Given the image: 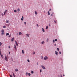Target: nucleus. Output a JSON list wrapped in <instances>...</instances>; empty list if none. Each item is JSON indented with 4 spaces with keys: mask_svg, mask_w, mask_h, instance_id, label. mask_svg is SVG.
Instances as JSON below:
<instances>
[{
    "mask_svg": "<svg viewBox=\"0 0 77 77\" xmlns=\"http://www.w3.org/2000/svg\"><path fill=\"white\" fill-rule=\"evenodd\" d=\"M8 56H6L5 57V60H6V61H8Z\"/></svg>",
    "mask_w": 77,
    "mask_h": 77,
    "instance_id": "nucleus-1",
    "label": "nucleus"
},
{
    "mask_svg": "<svg viewBox=\"0 0 77 77\" xmlns=\"http://www.w3.org/2000/svg\"><path fill=\"white\" fill-rule=\"evenodd\" d=\"M44 60H47L48 59V57L45 56L44 57Z\"/></svg>",
    "mask_w": 77,
    "mask_h": 77,
    "instance_id": "nucleus-2",
    "label": "nucleus"
},
{
    "mask_svg": "<svg viewBox=\"0 0 77 77\" xmlns=\"http://www.w3.org/2000/svg\"><path fill=\"white\" fill-rule=\"evenodd\" d=\"M41 67H42V68H43V69H45V68L42 65Z\"/></svg>",
    "mask_w": 77,
    "mask_h": 77,
    "instance_id": "nucleus-3",
    "label": "nucleus"
},
{
    "mask_svg": "<svg viewBox=\"0 0 77 77\" xmlns=\"http://www.w3.org/2000/svg\"><path fill=\"white\" fill-rule=\"evenodd\" d=\"M7 10H6L4 12V15H6V13L7 12Z\"/></svg>",
    "mask_w": 77,
    "mask_h": 77,
    "instance_id": "nucleus-4",
    "label": "nucleus"
},
{
    "mask_svg": "<svg viewBox=\"0 0 77 77\" xmlns=\"http://www.w3.org/2000/svg\"><path fill=\"white\" fill-rule=\"evenodd\" d=\"M9 20H6V23H9Z\"/></svg>",
    "mask_w": 77,
    "mask_h": 77,
    "instance_id": "nucleus-5",
    "label": "nucleus"
},
{
    "mask_svg": "<svg viewBox=\"0 0 77 77\" xmlns=\"http://www.w3.org/2000/svg\"><path fill=\"white\" fill-rule=\"evenodd\" d=\"M19 34L20 35H21V34H22V33H21V32H19Z\"/></svg>",
    "mask_w": 77,
    "mask_h": 77,
    "instance_id": "nucleus-6",
    "label": "nucleus"
},
{
    "mask_svg": "<svg viewBox=\"0 0 77 77\" xmlns=\"http://www.w3.org/2000/svg\"><path fill=\"white\" fill-rule=\"evenodd\" d=\"M55 53L56 54V55H57V54L58 53V52H57V51H55Z\"/></svg>",
    "mask_w": 77,
    "mask_h": 77,
    "instance_id": "nucleus-7",
    "label": "nucleus"
},
{
    "mask_svg": "<svg viewBox=\"0 0 77 77\" xmlns=\"http://www.w3.org/2000/svg\"><path fill=\"white\" fill-rule=\"evenodd\" d=\"M14 48H15V50H17V47H16V45H15Z\"/></svg>",
    "mask_w": 77,
    "mask_h": 77,
    "instance_id": "nucleus-8",
    "label": "nucleus"
},
{
    "mask_svg": "<svg viewBox=\"0 0 77 77\" xmlns=\"http://www.w3.org/2000/svg\"><path fill=\"white\" fill-rule=\"evenodd\" d=\"M15 44L17 45V46H18V44L17 43V41H15Z\"/></svg>",
    "mask_w": 77,
    "mask_h": 77,
    "instance_id": "nucleus-9",
    "label": "nucleus"
},
{
    "mask_svg": "<svg viewBox=\"0 0 77 77\" xmlns=\"http://www.w3.org/2000/svg\"><path fill=\"white\" fill-rule=\"evenodd\" d=\"M57 20H55L54 22L55 23H57Z\"/></svg>",
    "mask_w": 77,
    "mask_h": 77,
    "instance_id": "nucleus-10",
    "label": "nucleus"
},
{
    "mask_svg": "<svg viewBox=\"0 0 77 77\" xmlns=\"http://www.w3.org/2000/svg\"><path fill=\"white\" fill-rule=\"evenodd\" d=\"M42 31L43 32H45V30H44V29L43 28H42Z\"/></svg>",
    "mask_w": 77,
    "mask_h": 77,
    "instance_id": "nucleus-11",
    "label": "nucleus"
},
{
    "mask_svg": "<svg viewBox=\"0 0 77 77\" xmlns=\"http://www.w3.org/2000/svg\"><path fill=\"white\" fill-rule=\"evenodd\" d=\"M9 35V33H7L6 34V36H8V35Z\"/></svg>",
    "mask_w": 77,
    "mask_h": 77,
    "instance_id": "nucleus-12",
    "label": "nucleus"
},
{
    "mask_svg": "<svg viewBox=\"0 0 77 77\" xmlns=\"http://www.w3.org/2000/svg\"><path fill=\"white\" fill-rule=\"evenodd\" d=\"M26 36H27L28 37H29V34H26Z\"/></svg>",
    "mask_w": 77,
    "mask_h": 77,
    "instance_id": "nucleus-13",
    "label": "nucleus"
},
{
    "mask_svg": "<svg viewBox=\"0 0 77 77\" xmlns=\"http://www.w3.org/2000/svg\"><path fill=\"white\" fill-rule=\"evenodd\" d=\"M14 38H12V39H11L12 42H13V41H14Z\"/></svg>",
    "mask_w": 77,
    "mask_h": 77,
    "instance_id": "nucleus-14",
    "label": "nucleus"
},
{
    "mask_svg": "<svg viewBox=\"0 0 77 77\" xmlns=\"http://www.w3.org/2000/svg\"><path fill=\"white\" fill-rule=\"evenodd\" d=\"M35 13L36 15H37V14H38V13L37 12H36V11H35Z\"/></svg>",
    "mask_w": 77,
    "mask_h": 77,
    "instance_id": "nucleus-15",
    "label": "nucleus"
},
{
    "mask_svg": "<svg viewBox=\"0 0 77 77\" xmlns=\"http://www.w3.org/2000/svg\"><path fill=\"white\" fill-rule=\"evenodd\" d=\"M1 35H5V32H2L1 33Z\"/></svg>",
    "mask_w": 77,
    "mask_h": 77,
    "instance_id": "nucleus-16",
    "label": "nucleus"
},
{
    "mask_svg": "<svg viewBox=\"0 0 77 77\" xmlns=\"http://www.w3.org/2000/svg\"><path fill=\"white\" fill-rule=\"evenodd\" d=\"M49 40V39L48 38H47L46 40L47 42H48Z\"/></svg>",
    "mask_w": 77,
    "mask_h": 77,
    "instance_id": "nucleus-17",
    "label": "nucleus"
},
{
    "mask_svg": "<svg viewBox=\"0 0 77 77\" xmlns=\"http://www.w3.org/2000/svg\"><path fill=\"white\" fill-rule=\"evenodd\" d=\"M17 11L18 12H20V8H18L17 9Z\"/></svg>",
    "mask_w": 77,
    "mask_h": 77,
    "instance_id": "nucleus-18",
    "label": "nucleus"
},
{
    "mask_svg": "<svg viewBox=\"0 0 77 77\" xmlns=\"http://www.w3.org/2000/svg\"><path fill=\"white\" fill-rule=\"evenodd\" d=\"M15 71H16V72H17V71H18V70L17 69H15Z\"/></svg>",
    "mask_w": 77,
    "mask_h": 77,
    "instance_id": "nucleus-19",
    "label": "nucleus"
},
{
    "mask_svg": "<svg viewBox=\"0 0 77 77\" xmlns=\"http://www.w3.org/2000/svg\"><path fill=\"white\" fill-rule=\"evenodd\" d=\"M2 32H5V30L3 29H2L1 31Z\"/></svg>",
    "mask_w": 77,
    "mask_h": 77,
    "instance_id": "nucleus-20",
    "label": "nucleus"
},
{
    "mask_svg": "<svg viewBox=\"0 0 77 77\" xmlns=\"http://www.w3.org/2000/svg\"><path fill=\"white\" fill-rule=\"evenodd\" d=\"M22 53L23 54H24V50H22Z\"/></svg>",
    "mask_w": 77,
    "mask_h": 77,
    "instance_id": "nucleus-21",
    "label": "nucleus"
},
{
    "mask_svg": "<svg viewBox=\"0 0 77 77\" xmlns=\"http://www.w3.org/2000/svg\"><path fill=\"white\" fill-rule=\"evenodd\" d=\"M33 71H31V74H33Z\"/></svg>",
    "mask_w": 77,
    "mask_h": 77,
    "instance_id": "nucleus-22",
    "label": "nucleus"
},
{
    "mask_svg": "<svg viewBox=\"0 0 77 77\" xmlns=\"http://www.w3.org/2000/svg\"><path fill=\"white\" fill-rule=\"evenodd\" d=\"M26 76H27V75H28V73L26 72Z\"/></svg>",
    "mask_w": 77,
    "mask_h": 77,
    "instance_id": "nucleus-23",
    "label": "nucleus"
},
{
    "mask_svg": "<svg viewBox=\"0 0 77 77\" xmlns=\"http://www.w3.org/2000/svg\"><path fill=\"white\" fill-rule=\"evenodd\" d=\"M48 26H47L46 28V29H48Z\"/></svg>",
    "mask_w": 77,
    "mask_h": 77,
    "instance_id": "nucleus-24",
    "label": "nucleus"
},
{
    "mask_svg": "<svg viewBox=\"0 0 77 77\" xmlns=\"http://www.w3.org/2000/svg\"><path fill=\"white\" fill-rule=\"evenodd\" d=\"M48 15H50V12H49V11H48Z\"/></svg>",
    "mask_w": 77,
    "mask_h": 77,
    "instance_id": "nucleus-25",
    "label": "nucleus"
},
{
    "mask_svg": "<svg viewBox=\"0 0 77 77\" xmlns=\"http://www.w3.org/2000/svg\"><path fill=\"white\" fill-rule=\"evenodd\" d=\"M28 75H29V76H30L31 75L30 74V73H28Z\"/></svg>",
    "mask_w": 77,
    "mask_h": 77,
    "instance_id": "nucleus-26",
    "label": "nucleus"
},
{
    "mask_svg": "<svg viewBox=\"0 0 77 77\" xmlns=\"http://www.w3.org/2000/svg\"><path fill=\"white\" fill-rule=\"evenodd\" d=\"M3 28H4V29H5V28H6V26H3Z\"/></svg>",
    "mask_w": 77,
    "mask_h": 77,
    "instance_id": "nucleus-27",
    "label": "nucleus"
},
{
    "mask_svg": "<svg viewBox=\"0 0 77 77\" xmlns=\"http://www.w3.org/2000/svg\"><path fill=\"white\" fill-rule=\"evenodd\" d=\"M44 41L42 42V44H44Z\"/></svg>",
    "mask_w": 77,
    "mask_h": 77,
    "instance_id": "nucleus-28",
    "label": "nucleus"
},
{
    "mask_svg": "<svg viewBox=\"0 0 77 77\" xmlns=\"http://www.w3.org/2000/svg\"><path fill=\"white\" fill-rule=\"evenodd\" d=\"M57 50L58 51H59V49L58 48H57Z\"/></svg>",
    "mask_w": 77,
    "mask_h": 77,
    "instance_id": "nucleus-29",
    "label": "nucleus"
},
{
    "mask_svg": "<svg viewBox=\"0 0 77 77\" xmlns=\"http://www.w3.org/2000/svg\"><path fill=\"white\" fill-rule=\"evenodd\" d=\"M14 12H17V10H14Z\"/></svg>",
    "mask_w": 77,
    "mask_h": 77,
    "instance_id": "nucleus-30",
    "label": "nucleus"
},
{
    "mask_svg": "<svg viewBox=\"0 0 77 77\" xmlns=\"http://www.w3.org/2000/svg\"><path fill=\"white\" fill-rule=\"evenodd\" d=\"M27 61L28 62H30V60H27Z\"/></svg>",
    "mask_w": 77,
    "mask_h": 77,
    "instance_id": "nucleus-31",
    "label": "nucleus"
},
{
    "mask_svg": "<svg viewBox=\"0 0 77 77\" xmlns=\"http://www.w3.org/2000/svg\"><path fill=\"white\" fill-rule=\"evenodd\" d=\"M13 75H14V77H15V75H14V72H13Z\"/></svg>",
    "mask_w": 77,
    "mask_h": 77,
    "instance_id": "nucleus-32",
    "label": "nucleus"
},
{
    "mask_svg": "<svg viewBox=\"0 0 77 77\" xmlns=\"http://www.w3.org/2000/svg\"><path fill=\"white\" fill-rule=\"evenodd\" d=\"M2 43L1 42H0V46H1L2 45Z\"/></svg>",
    "mask_w": 77,
    "mask_h": 77,
    "instance_id": "nucleus-33",
    "label": "nucleus"
},
{
    "mask_svg": "<svg viewBox=\"0 0 77 77\" xmlns=\"http://www.w3.org/2000/svg\"><path fill=\"white\" fill-rule=\"evenodd\" d=\"M33 54H35V52H33Z\"/></svg>",
    "mask_w": 77,
    "mask_h": 77,
    "instance_id": "nucleus-34",
    "label": "nucleus"
},
{
    "mask_svg": "<svg viewBox=\"0 0 77 77\" xmlns=\"http://www.w3.org/2000/svg\"><path fill=\"white\" fill-rule=\"evenodd\" d=\"M21 20L22 21H23V18H21Z\"/></svg>",
    "mask_w": 77,
    "mask_h": 77,
    "instance_id": "nucleus-35",
    "label": "nucleus"
},
{
    "mask_svg": "<svg viewBox=\"0 0 77 77\" xmlns=\"http://www.w3.org/2000/svg\"><path fill=\"white\" fill-rule=\"evenodd\" d=\"M57 41V39H55V41L56 42V41Z\"/></svg>",
    "mask_w": 77,
    "mask_h": 77,
    "instance_id": "nucleus-36",
    "label": "nucleus"
},
{
    "mask_svg": "<svg viewBox=\"0 0 77 77\" xmlns=\"http://www.w3.org/2000/svg\"><path fill=\"white\" fill-rule=\"evenodd\" d=\"M55 42L54 41V40H53V42L54 43Z\"/></svg>",
    "mask_w": 77,
    "mask_h": 77,
    "instance_id": "nucleus-37",
    "label": "nucleus"
},
{
    "mask_svg": "<svg viewBox=\"0 0 77 77\" xmlns=\"http://www.w3.org/2000/svg\"><path fill=\"white\" fill-rule=\"evenodd\" d=\"M40 72H42V70H41V69L40 70Z\"/></svg>",
    "mask_w": 77,
    "mask_h": 77,
    "instance_id": "nucleus-38",
    "label": "nucleus"
},
{
    "mask_svg": "<svg viewBox=\"0 0 77 77\" xmlns=\"http://www.w3.org/2000/svg\"><path fill=\"white\" fill-rule=\"evenodd\" d=\"M24 23L25 24V25H26V22H25Z\"/></svg>",
    "mask_w": 77,
    "mask_h": 77,
    "instance_id": "nucleus-39",
    "label": "nucleus"
},
{
    "mask_svg": "<svg viewBox=\"0 0 77 77\" xmlns=\"http://www.w3.org/2000/svg\"><path fill=\"white\" fill-rule=\"evenodd\" d=\"M37 27H38V26H39V25H38V24H37Z\"/></svg>",
    "mask_w": 77,
    "mask_h": 77,
    "instance_id": "nucleus-40",
    "label": "nucleus"
},
{
    "mask_svg": "<svg viewBox=\"0 0 77 77\" xmlns=\"http://www.w3.org/2000/svg\"><path fill=\"white\" fill-rule=\"evenodd\" d=\"M59 54H61V52L60 51V52H59Z\"/></svg>",
    "mask_w": 77,
    "mask_h": 77,
    "instance_id": "nucleus-41",
    "label": "nucleus"
},
{
    "mask_svg": "<svg viewBox=\"0 0 77 77\" xmlns=\"http://www.w3.org/2000/svg\"><path fill=\"white\" fill-rule=\"evenodd\" d=\"M10 77H12V75H10Z\"/></svg>",
    "mask_w": 77,
    "mask_h": 77,
    "instance_id": "nucleus-42",
    "label": "nucleus"
},
{
    "mask_svg": "<svg viewBox=\"0 0 77 77\" xmlns=\"http://www.w3.org/2000/svg\"><path fill=\"white\" fill-rule=\"evenodd\" d=\"M22 18L23 19V18H24V17H23V16H22Z\"/></svg>",
    "mask_w": 77,
    "mask_h": 77,
    "instance_id": "nucleus-43",
    "label": "nucleus"
},
{
    "mask_svg": "<svg viewBox=\"0 0 77 77\" xmlns=\"http://www.w3.org/2000/svg\"><path fill=\"white\" fill-rule=\"evenodd\" d=\"M8 48H11V47H10V46H8Z\"/></svg>",
    "mask_w": 77,
    "mask_h": 77,
    "instance_id": "nucleus-44",
    "label": "nucleus"
},
{
    "mask_svg": "<svg viewBox=\"0 0 77 77\" xmlns=\"http://www.w3.org/2000/svg\"><path fill=\"white\" fill-rule=\"evenodd\" d=\"M49 11H51V9H49Z\"/></svg>",
    "mask_w": 77,
    "mask_h": 77,
    "instance_id": "nucleus-45",
    "label": "nucleus"
},
{
    "mask_svg": "<svg viewBox=\"0 0 77 77\" xmlns=\"http://www.w3.org/2000/svg\"><path fill=\"white\" fill-rule=\"evenodd\" d=\"M49 26H50V24H49Z\"/></svg>",
    "mask_w": 77,
    "mask_h": 77,
    "instance_id": "nucleus-46",
    "label": "nucleus"
},
{
    "mask_svg": "<svg viewBox=\"0 0 77 77\" xmlns=\"http://www.w3.org/2000/svg\"><path fill=\"white\" fill-rule=\"evenodd\" d=\"M9 54H11V52H9Z\"/></svg>",
    "mask_w": 77,
    "mask_h": 77,
    "instance_id": "nucleus-47",
    "label": "nucleus"
},
{
    "mask_svg": "<svg viewBox=\"0 0 77 77\" xmlns=\"http://www.w3.org/2000/svg\"><path fill=\"white\" fill-rule=\"evenodd\" d=\"M51 16H53V14H51Z\"/></svg>",
    "mask_w": 77,
    "mask_h": 77,
    "instance_id": "nucleus-48",
    "label": "nucleus"
},
{
    "mask_svg": "<svg viewBox=\"0 0 77 77\" xmlns=\"http://www.w3.org/2000/svg\"><path fill=\"white\" fill-rule=\"evenodd\" d=\"M61 77H62V75H61Z\"/></svg>",
    "mask_w": 77,
    "mask_h": 77,
    "instance_id": "nucleus-49",
    "label": "nucleus"
},
{
    "mask_svg": "<svg viewBox=\"0 0 77 77\" xmlns=\"http://www.w3.org/2000/svg\"><path fill=\"white\" fill-rule=\"evenodd\" d=\"M63 76H65V75H63Z\"/></svg>",
    "mask_w": 77,
    "mask_h": 77,
    "instance_id": "nucleus-50",
    "label": "nucleus"
},
{
    "mask_svg": "<svg viewBox=\"0 0 77 77\" xmlns=\"http://www.w3.org/2000/svg\"><path fill=\"white\" fill-rule=\"evenodd\" d=\"M44 13H45V11H44Z\"/></svg>",
    "mask_w": 77,
    "mask_h": 77,
    "instance_id": "nucleus-51",
    "label": "nucleus"
},
{
    "mask_svg": "<svg viewBox=\"0 0 77 77\" xmlns=\"http://www.w3.org/2000/svg\"><path fill=\"white\" fill-rule=\"evenodd\" d=\"M11 36V35H9V37H10Z\"/></svg>",
    "mask_w": 77,
    "mask_h": 77,
    "instance_id": "nucleus-52",
    "label": "nucleus"
},
{
    "mask_svg": "<svg viewBox=\"0 0 77 77\" xmlns=\"http://www.w3.org/2000/svg\"><path fill=\"white\" fill-rule=\"evenodd\" d=\"M56 45V44H55V45Z\"/></svg>",
    "mask_w": 77,
    "mask_h": 77,
    "instance_id": "nucleus-53",
    "label": "nucleus"
},
{
    "mask_svg": "<svg viewBox=\"0 0 77 77\" xmlns=\"http://www.w3.org/2000/svg\"><path fill=\"white\" fill-rule=\"evenodd\" d=\"M37 65H38V63H37Z\"/></svg>",
    "mask_w": 77,
    "mask_h": 77,
    "instance_id": "nucleus-54",
    "label": "nucleus"
}]
</instances>
